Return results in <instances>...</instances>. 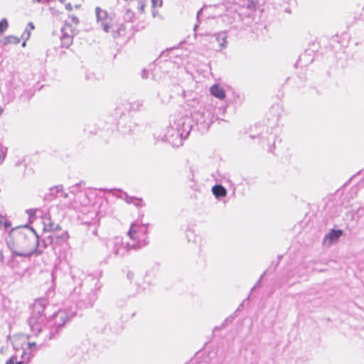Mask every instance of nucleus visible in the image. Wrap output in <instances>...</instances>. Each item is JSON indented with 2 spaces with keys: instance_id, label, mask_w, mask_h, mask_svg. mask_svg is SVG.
Returning <instances> with one entry per match:
<instances>
[{
  "instance_id": "obj_1",
  "label": "nucleus",
  "mask_w": 364,
  "mask_h": 364,
  "mask_svg": "<svg viewBox=\"0 0 364 364\" xmlns=\"http://www.w3.org/2000/svg\"><path fill=\"white\" fill-rule=\"evenodd\" d=\"M7 245L14 253L26 257L36 251L38 237L32 229L16 228L11 230Z\"/></svg>"
},
{
  "instance_id": "obj_19",
  "label": "nucleus",
  "mask_w": 364,
  "mask_h": 364,
  "mask_svg": "<svg viewBox=\"0 0 364 364\" xmlns=\"http://www.w3.org/2000/svg\"><path fill=\"white\" fill-rule=\"evenodd\" d=\"M152 3L154 5L159 4V6H161L162 4V1H161V0H152Z\"/></svg>"
},
{
  "instance_id": "obj_16",
  "label": "nucleus",
  "mask_w": 364,
  "mask_h": 364,
  "mask_svg": "<svg viewBox=\"0 0 364 364\" xmlns=\"http://www.w3.org/2000/svg\"><path fill=\"white\" fill-rule=\"evenodd\" d=\"M4 224L6 226H9V224H8L6 221H4V218L1 215H0V227Z\"/></svg>"
},
{
  "instance_id": "obj_7",
  "label": "nucleus",
  "mask_w": 364,
  "mask_h": 364,
  "mask_svg": "<svg viewBox=\"0 0 364 364\" xmlns=\"http://www.w3.org/2000/svg\"><path fill=\"white\" fill-rule=\"evenodd\" d=\"M343 233V232L341 230H331L324 237L323 243L331 245L333 242L337 241Z\"/></svg>"
},
{
  "instance_id": "obj_17",
  "label": "nucleus",
  "mask_w": 364,
  "mask_h": 364,
  "mask_svg": "<svg viewBox=\"0 0 364 364\" xmlns=\"http://www.w3.org/2000/svg\"><path fill=\"white\" fill-rule=\"evenodd\" d=\"M59 237L62 238V239H64V240H68V234L66 232H63L60 236H59Z\"/></svg>"
},
{
  "instance_id": "obj_2",
  "label": "nucleus",
  "mask_w": 364,
  "mask_h": 364,
  "mask_svg": "<svg viewBox=\"0 0 364 364\" xmlns=\"http://www.w3.org/2000/svg\"><path fill=\"white\" fill-rule=\"evenodd\" d=\"M79 31V20L75 16H70L65 21L61 28L60 46L68 48L73 43V36Z\"/></svg>"
},
{
  "instance_id": "obj_13",
  "label": "nucleus",
  "mask_w": 364,
  "mask_h": 364,
  "mask_svg": "<svg viewBox=\"0 0 364 364\" xmlns=\"http://www.w3.org/2000/svg\"><path fill=\"white\" fill-rule=\"evenodd\" d=\"M46 228L48 231H50V232H53V231H55V230H61V228L60 225H55V227H53V225H47L46 226Z\"/></svg>"
},
{
  "instance_id": "obj_10",
  "label": "nucleus",
  "mask_w": 364,
  "mask_h": 364,
  "mask_svg": "<svg viewBox=\"0 0 364 364\" xmlns=\"http://www.w3.org/2000/svg\"><path fill=\"white\" fill-rule=\"evenodd\" d=\"M213 194L216 198L225 197L227 196L226 189L221 185H215L212 188Z\"/></svg>"
},
{
  "instance_id": "obj_20",
  "label": "nucleus",
  "mask_w": 364,
  "mask_h": 364,
  "mask_svg": "<svg viewBox=\"0 0 364 364\" xmlns=\"http://www.w3.org/2000/svg\"><path fill=\"white\" fill-rule=\"evenodd\" d=\"M212 38H213V37H209V38L205 39V41L207 43H210Z\"/></svg>"
},
{
  "instance_id": "obj_6",
  "label": "nucleus",
  "mask_w": 364,
  "mask_h": 364,
  "mask_svg": "<svg viewBox=\"0 0 364 364\" xmlns=\"http://www.w3.org/2000/svg\"><path fill=\"white\" fill-rule=\"evenodd\" d=\"M96 15L98 20L101 21V25L105 32H111L112 36L114 38L119 36V32L114 30L115 24L114 23L111 18L107 17L105 11L100 8H97Z\"/></svg>"
},
{
  "instance_id": "obj_24",
  "label": "nucleus",
  "mask_w": 364,
  "mask_h": 364,
  "mask_svg": "<svg viewBox=\"0 0 364 364\" xmlns=\"http://www.w3.org/2000/svg\"><path fill=\"white\" fill-rule=\"evenodd\" d=\"M31 211H32V210H29V211H28L29 214H33V212H31Z\"/></svg>"
},
{
  "instance_id": "obj_15",
  "label": "nucleus",
  "mask_w": 364,
  "mask_h": 364,
  "mask_svg": "<svg viewBox=\"0 0 364 364\" xmlns=\"http://www.w3.org/2000/svg\"><path fill=\"white\" fill-rule=\"evenodd\" d=\"M24 341H25V338L23 337H16L14 340V343L16 345L20 344V343H21L22 342H24Z\"/></svg>"
},
{
  "instance_id": "obj_3",
  "label": "nucleus",
  "mask_w": 364,
  "mask_h": 364,
  "mask_svg": "<svg viewBox=\"0 0 364 364\" xmlns=\"http://www.w3.org/2000/svg\"><path fill=\"white\" fill-rule=\"evenodd\" d=\"M148 227L144 224H132L129 231V235L133 240V247L140 248L148 243Z\"/></svg>"
},
{
  "instance_id": "obj_23",
  "label": "nucleus",
  "mask_w": 364,
  "mask_h": 364,
  "mask_svg": "<svg viewBox=\"0 0 364 364\" xmlns=\"http://www.w3.org/2000/svg\"><path fill=\"white\" fill-rule=\"evenodd\" d=\"M127 276H128V277H132V276H133V273H131V272H130V273H129V274H127Z\"/></svg>"
},
{
  "instance_id": "obj_14",
  "label": "nucleus",
  "mask_w": 364,
  "mask_h": 364,
  "mask_svg": "<svg viewBox=\"0 0 364 364\" xmlns=\"http://www.w3.org/2000/svg\"><path fill=\"white\" fill-rule=\"evenodd\" d=\"M5 156H6V152H5V149L4 148V146L1 145V144L0 143V164H1L4 159H5Z\"/></svg>"
},
{
  "instance_id": "obj_8",
  "label": "nucleus",
  "mask_w": 364,
  "mask_h": 364,
  "mask_svg": "<svg viewBox=\"0 0 364 364\" xmlns=\"http://www.w3.org/2000/svg\"><path fill=\"white\" fill-rule=\"evenodd\" d=\"M210 93L214 97L219 100H223L225 98V92L224 89L218 84L213 85L210 89Z\"/></svg>"
},
{
  "instance_id": "obj_11",
  "label": "nucleus",
  "mask_w": 364,
  "mask_h": 364,
  "mask_svg": "<svg viewBox=\"0 0 364 364\" xmlns=\"http://www.w3.org/2000/svg\"><path fill=\"white\" fill-rule=\"evenodd\" d=\"M215 38L218 42L220 48L225 46V44L227 43V36L225 33H218L215 36Z\"/></svg>"
},
{
  "instance_id": "obj_18",
  "label": "nucleus",
  "mask_w": 364,
  "mask_h": 364,
  "mask_svg": "<svg viewBox=\"0 0 364 364\" xmlns=\"http://www.w3.org/2000/svg\"><path fill=\"white\" fill-rule=\"evenodd\" d=\"M28 345L29 348H31V349L36 348V343L35 342L28 343Z\"/></svg>"
},
{
  "instance_id": "obj_9",
  "label": "nucleus",
  "mask_w": 364,
  "mask_h": 364,
  "mask_svg": "<svg viewBox=\"0 0 364 364\" xmlns=\"http://www.w3.org/2000/svg\"><path fill=\"white\" fill-rule=\"evenodd\" d=\"M128 4H133L139 13L142 14L144 11L147 0H124Z\"/></svg>"
},
{
  "instance_id": "obj_25",
  "label": "nucleus",
  "mask_w": 364,
  "mask_h": 364,
  "mask_svg": "<svg viewBox=\"0 0 364 364\" xmlns=\"http://www.w3.org/2000/svg\"><path fill=\"white\" fill-rule=\"evenodd\" d=\"M31 211H32V210H29V211H28L29 214H33V212H31Z\"/></svg>"
},
{
  "instance_id": "obj_5",
  "label": "nucleus",
  "mask_w": 364,
  "mask_h": 364,
  "mask_svg": "<svg viewBox=\"0 0 364 364\" xmlns=\"http://www.w3.org/2000/svg\"><path fill=\"white\" fill-rule=\"evenodd\" d=\"M34 29H35V26H34L33 23L32 22H29L28 23V25L26 26L24 31L22 33L21 38L10 35V36L3 38L0 41L4 45H9V44L17 45V44L20 43L21 39H22L23 41L22 46L24 47V46H26V41L31 37V31H33Z\"/></svg>"
},
{
  "instance_id": "obj_12",
  "label": "nucleus",
  "mask_w": 364,
  "mask_h": 364,
  "mask_svg": "<svg viewBox=\"0 0 364 364\" xmlns=\"http://www.w3.org/2000/svg\"><path fill=\"white\" fill-rule=\"evenodd\" d=\"M6 364H23V361H19L16 357L12 356L6 362Z\"/></svg>"
},
{
  "instance_id": "obj_4",
  "label": "nucleus",
  "mask_w": 364,
  "mask_h": 364,
  "mask_svg": "<svg viewBox=\"0 0 364 364\" xmlns=\"http://www.w3.org/2000/svg\"><path fill=\"white\" fill-rule=\"evenodd\" d=\"M48 302L46 299H36L31 307V314L29 318V325L32 328L38 326L43 317L45 316L44 311Z\"/></svg>"
},
{
  "instance_id": "obj_21",
  "label": "nucleus",
  "mask_w": 364,
  "mask_h": 364,
  "mask_svg": "<svg viewBox=\"0 0 364 364\" xmlns=\"http://www.w3.org/2000/svg\"><path fill=\"white\" fill-rule=\"evenodd\" d=\"M55 188L56 189L57 191H58L62 190V186H58Z\"/></svg>"
},
{
  "instance_id": "obj_22",
  "label": "nucleus",
  "mask_w": 364,
  "mask_h": 364,
  "mask_svg": "<svg viewBox=\"0 0 364 364\" xmlns=\"http://www.w3.org/2000/svg\"><path fill=\"white\" fill-rule=\"evenodd\" d=\"M3 112H4L3 109L0 107V117L2 115Z\"/></svg>"
}]
</instances>
